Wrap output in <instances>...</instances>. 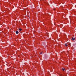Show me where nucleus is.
I'll use <instances>...</instances> for the list:
<instances>
[{"label":"nucleus","mask_w":76,"mask_h":76,"mask_svg":"<svg viewBox=\"0 0 76 76\" xmlns=\"http://www.w3.org/2000/svg\"><path fill=\"white\" fill-rule=\"evenodd\" d=\"M75 38L73 37H72V40L73 41H75Z\"/></svg>","instance_id":"1"},{"label":"nucleus","mask_w":76,"mask_h":76,"mask_svg":"<svg viewBox=\"0 0 76 76\" xmlns=\"http://www.w3.org/2000/svg\"><path fill=\"white\" fill-rule=\"evenodd\" d=\"M16 33L17 34H19V32L18 31H16Z\"/></svg>","instance_id":"2"},{"label":"nucleus","mask_w":76,"mask_h":76,"mask_svg":"<svg viewBox=\"0 0 76 76\" xmlns=\"http://www.w3.org/2000/svg\"><path fill=\"white\" fill-rule=\"evenodd\" d=\"M62 70H63V71H64V70H65V69H64V68H62Z\"/></svg>","instance_id":"3"},{"label":"nucleus","mask_w":76,"mask_h":76,"mask_svg":"<svg viewBox=\"0 0 76 76\" xmlns=\"http://www.w3.org/2000/svg\"><path fill=\"white\" fill-rule=\"evenodd\" d=\"M19 29L20 31H22V29L21 28H19Z\"/></svg>","instance_id":"4"},{"label":"nucleus","mask_w":76,"mask_h":76,"mask_svg":"<svg viewBox=\"0 0 76 76\" xmlns=\"http://www.w3.org/2000/svg\"><path fill=\"white\" fill-rule=\"evenodd\" d=\"M67 44H65V46H66V47H67Z\"/></svg>","instance_id":"5"},{"label":"nucleus","mask_w":76,"mask_h":76,"mask_svg":"<svg viewBox=\"0 0 76 76\" xmlns=\"http://www.w3.org/2000/svg\"><path fill=\"white\" fill-rule=\"evenodd\" d=\"M40 53V54H42V52H41Z\"/></svg>","instance_id":"6"}]
</instances>
